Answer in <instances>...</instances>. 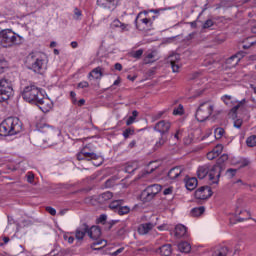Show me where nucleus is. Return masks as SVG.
Wrapping results in <instances>:
<instances>
[{
    "mask_svg": "<svg viewBox=\"0 0 256 256\" xmlns=\"http://www.w3.org/2000/svg\"><path fill=\"white\" fill-rule=\"evenodd\" d=\"M139 115V112H137V110H134L132 112V116H130L127 121H126V125H133V123H135V119H137V116Z\"/></svg>",
    "mask_w": 256,
    "mask_h": 256,
    "instance_id": "33",
    "label": "nucleus"
},
{
    "mask_svg": "<svg viewBox=\"0 0 256 256\" xmlns=\"http://www.w3.org/2000/svg\"><path fill=\"white\" fill-rule=\"evenodd\" d=\"M225 135V130L223 128H216L214 130V137L215 139H221Z\"/></svg>",
    "mask_w": 256,
    "mask_h": 256,
    "instance_id": "37",
    "label": "nucleus"
},
{
    "mask_svg": "<svg viewBox=\"0 0 256 256\" xmlns=\"http://www.w3.org/2000/svg\"><path fill=\"white\" fill-rule=\"evenodd\" d=\"M52 133H53V135H56L57 137H59V135H61V130L54 129V130H52Z\"/></svg>",
    "mask_w": 256,
    "mask_h": 256,
    "instance_id": "60",
    "label": "nucleus"
},
{
    "mask_svg": "<svg viewBox=\"0 0 256 256\" xmlns=\"http://www.w3.org/2000/svg\"><path fill=\"white\" fill-rule=\"evenodd\" d=\"M234 62V63H233ZM226 63L229 65L233 63L232 65L235 66L237 63H239V58L237 56H231L230 58L227 59Z\"/></svg>",
    "mask_w": 256,
    "mask_h": 256,
    "instance_id": "41",
    "label": "nucleus"
},
{
    "mask_svg": "<svg viewBox=\"0 0 256 256\" xmlns=\"http://www.w3.org/2000/svg\"><path fill=\"white\" fill-rule=\"evenodd\" d=\"M124 250H125V248H119L116 251L112 252V256H117V255L121 254V252Z\"/></svg>",
    "mask_w": 256,
    "mask_h": 256,
    "instance_id": "58",
    "label": "nucleus"
},
{
    "mask_svg": "<svg viewBox=\"0 0 256 256\" xmlns=\"http://www.w3.org/2000/svg\"><path fill=\"white\" fill-rule=\"evenodd\" d=\"M89 87V82L87 81H82L78 83V89H87Z\"/></svg>",
    "mask_w": 256,
    "mask_h": 256,
    "instance_id": "52",
    "label": "nucleus"
},
{
    "mask_svg": "<svg viewBox=\"0 0 256 256\" xmlns=\"http://www.w3.org/2000/svg\"><path fill=\"white\" fill-rule=\"evenodd\" d=\"M111 199H113V194L110 191H106L98 196L93 197V200L97 201V203H99L100 205H105L109 203Z\"/></svg>",
    "mask_w": 256,
    "mask_h": 256,
    "instance_id": "16",
    "label": "nucleus"
},
{
    "mask_svg": "<svg viewBox=\"0 0 256 256\" xmlns=\"http://www.w3.org/2000/svg\"><path fill=\"white\" fill-rule=\"evenodd\" d=\"M146 189H147V191H148L149 193H151L154 197H155L156 195H158V193H161V185H159V184L150 185V186H148Z\"/></svg>",
    "mask_w": 256,
    "mask_h": 256,
    "instance_id": "29",
    "label": "nucleus"
},
{
    "mask_svg": "<svg viewBox=\"0 0 256 256\" xmlns=\"http://www.w3.org/2000/svg\"><path fill=\"white\" fill-rule=\"evenodd\" d=\"M26 65L34 73L43 75L47 71V56L41 52L32 53L27 57Z\"/></svg>",
    "mask_w": 256,
    "mask_h": 256,
    "instance_id": "1",
    "label": "nucleus"
},
{
    "mask_svg": "<svg viewBox=\"0 0 256 256\" xmlns=\"http://www.w3.org/2000/svg\"><path fill=\"white\" fill-rule=\"evenodd\" d=\"M163 115H165V111H160L154 116V119H161Z\"/></svg>",
    "mask_w": 256,
    "mask_h": 256,
    "instance_id": "57",
    "label": "nucleus"
},
{
    "mask_svg": "<svg viewBox=\"0 0 256 256\" xmlns=\"http://www.w3.org/2000/svg\"><path fill=\"white\" fill-rule=\"evenodd\" d=\"M137 146V141L132 140L129 144H128V149H134V147Z\"/></svg>",
    "mask_w": 256,
    "mask_h": 256,
    "instance_id": "55",
    "label": "nucleus"
},
{
    "mask_svg": "<svg viewBox=\"0 0 256 256\" xmlns=\"http://www.w3.org/2000/svg\"><path fill=\"white\" fill-rule=\"evenodd\" d=\"M97 5L103 9H115V0H97Z\"/></svg>",
    "mask_w": 256,
    "mask_h": 256,
    "instance_id": "23",
    "label": "nucleus"
},
{
    "mask_svg": "<svg viewBox=\"0 0 256 256\" xmlns=\"http://www.w3.org/2000/svg\"><path fill=\"white\" fill-rule=\"evenodd\" d=\"M229 254V248L226 246L218 245L213 248L212 256H227Z\"/></svg>",
    "mask_w": 256,
    "mask_h": 256,
    "instance_id": "19",
    "label": "nucleus"
},
{
    "mask_svg": "<svg viewBox=\"0 0 256 256\" xmlns=\"http://www.w3.org/2000/svg\"><path fill=\"white\" fill-rule=\"evenodd\" d=\"M227 159H229V156H227L226 154H223L217 161L216 165H221V163H225V161H227Z\"/></svg>",
    "mask_w": 256,
    "mask_h": 256,
    "instance_id": "47",
    "label": "nucleus"
},
{
    "mask_svg": "<svg viewBox=\"0 0 256 256\" xmlns=\"http://www.w3.org/2000/svg\"><path fill=\"white\" fill-rule=\"evenodd\" d=\"M245 103H247V100L246 99H242L240 102H238V104L236 106H234L230 110V114L237 115V111H239V107H241V105H245Z\"/></svg>",
    "mask_w": 256,
    "mask_h": 256,
    "instance_id": "32",
    "label": "nucleus"
},
{
    "mask_svg": "<svg viewBox=\"0 0 256 256\" xmlns=\"http://www.w3.org/2000/svg\"><path fill=\"white\" fill-rule=\"evenodd\" d=\"M123 137L124 139H129V137H131V135H135V130L131 129V128H127L126 130L123 131Z\"/></svg>",
    "mask_w": 256,
    "mask_h": 256,
    "instance_id": "38",
    "label": "nucleus"
},
{
    "mask_svg": "<svg viewBox=\"0 0 256 256\" xmlns=\"http://www.w3.org/2000/svg\"><path fill=\"white\" fill-rule=\"evenodd\" d=\"M23 43H25V38L12 29L0 30V47H15V45H23Z\"/></svg>",
    "mask_w": 256,
    "mask_h": 256,
    "instance_id": "3",
    "label": "nucleus"
},
{
    "mask_svg": "<svg viewBox=\"0 0 256 256\" xmlns=\"http://www.w3.org/2000/svg\"><path fill=\"white\" fill-rule=\"evenodd\" d=\"M121 203H123V200H114L110 203L109 207L110 209L118 211V209L121 207Z\"/></svg>",
    "mask_w": 256,
    "mask_h": 256,
    "instance_id": "35",
    "label": "nucleus"
},
{
    "mask_svg": "<svg viewBox=\"0 0 256 256\" xmlns=\"http://www.w3.org/2000/svg\"><path fill=\"white\" fill-rule=\"evenodd\" d=\"M114 68L116 69V71H122L123 66L121 65V63H116V64L114 65Z\"/></svg>",
    "mask_w": 256,
    "mask_h": 256,
    "instance_id": "59",
    "label": "nucleus"
},
{
    "mask_svg": "<svg viewBox=\"0 0 256 256\" xmlns=\"http://www.w3.org/2000/svg\"><path fill=\"white\" fill-rule=\"evenodd\" d=\"M222 101L225 103V105H231V103H233V96L224 95L222 96Z\"/></svg>",
    "mask_w": 256,
    "mask_h": 256,
    "instance_id": "40",
    "label": "nucleus"
},
{
    "mask_svg": "<svg viewBox=\"0 0 256 256\" xmlns=\"http://www.w3.org/2000/svg\"><path fill=\"white\" fill-rule=\"evenodd\" d=\"M103 77V68L101 66H98L94 68L89 74H88V79H96V80H101Z\"/></svg>",
    "mask_w": 256,
    "mask_h": 256,
    "instance_id": "21",
    "label": "nucleus"
},
{
    "mask_svg": "<svg viewBox=\"0 0 256 256\" xmlns=\"http://www.w3.org/2000/svg\"><path fill=\"white\" fill-rule=\"evenodd\" d=\"M178 250L180 253H190L191 252V244L188 242H181L178 244Z\"/></svg>",
    "mask_w": 256,
    "mask_h": 256,
    "instance_id": "30",
    "label": "nucleus"
},
{
    "mask_svg": "<svg viewBox=\"0 0 256 256\" xmlns=\"http://www.w3.org/2000/svg\"><path fill=\"white\" fill-rule=\"evenodd\" d=\"M99 219H100V222L103 223V221H107V215L102 214V215H100Z\"/></svg>",
    "mask_w": 256,
    "mask_h": 256,
    "instance_id": "61",
    "label": "nucleus"
},
{
    "mask_svg": "<svg viewBox=\"0 0 256 256\" xmlns=\"http://www.w3.org/2000/svg\"><path fill=\"white\" fill-rule=\"evenodd\" d=\"M252 33H256V24H254L251 28Z\"/></svg>",
    "mask_w": 256,
    "mask_h": 256,
    "instance_id": "64",
    "label": "nucleus"
},
{
    "mask_svg": "<svg viewBox=\"0 0 256 256\" xmlns=\"http://www.w3.org/2000/svg\"><path fill=\"white\" fill-rule=\"evenodd\" d=\"M182 174H183V168L177 166L169 170L168 177L172 181H175V179H177L178 177H181Z\"/></svg>",
    "mask_w": 256,
    "mask_h": 256,
    "instance_id": "22",
    "label": "nucleus"
},
{
    "mask_svg": "<svg viewBox=\"0 0 256 256\" xmlns=\"http://www.w3.org/2000/svg\"><path fill=\"white\" fill-rule=\"evenodd\" d=\"M131 211V208H129L128 206H121L118 208V211H116L118 213V215H127L129 212Z\"/></svg>",
    "mask_w": 256,
    "mask_h": 256,
    "instance_id": "36",
    "label": "nucleus"
},
{
    "mask_svg": "<svg viewBox=\"0 0 256 256\" xmlns=\"http://www.w3.org/2000/svg\"><path fill=\"white\" fill-rule=\"evenodd\" d=\"M22 97L24 101L28 103H36L43 99V91L33 84L26 86L22 92Z\"/></svg>",
    "mask_w": 256,
    "mask_h": 256,
    "instance_id": "5",
    "label": "nucleus"
},
{
    "mask_svg": "<svg viewBox=\"0 0 256 256\" xmlns=\"http://www.w3.org/2000/svg\"><path fill=\"white\" fill-rule=\"evenodd\" d=\"M26 178L28 183H33V181H35V174H33V172H28Z\"/></svg>",
    "mask_w": 256,
    "mask_h": 256,
    "instance_id": "44",
    "label": "nucleus"
},
{
    "mask_svg": "<svg viewBox=\"0 0 256 256\" xmlns=\"http://www.w3.org/2000/svg\"><path fill=\"white\" fill-rule=\"evenodd\" d=\"M155 199L154 194L145 189L141 194V200L143 203H149Z\"/></svg>",
    "mask_w": 256,
    "mask_h": 256,
    "instance_id": "28",
    "label": "nucleus"
},
{
    "mask_svg": "<svg viewBox=\"0 0 256 256\" xmlns=\"http://www.w3.org/2000/svg\"><path fill=\"white\" fill-rule=\"evenodd\" d=\"M221 153H223V146L218 144L210 152L207 153V159H209V161H213V159H217Z\"/></svg>",
    "mask_w": 256,
    "mask_h": 256,
    "instance_id": "17",
    "label": "nucleus"
},
{
    "mask_svg": "<svg viewBox=\"0 0 256 256\" xmlns=\"http://www.w3.org/2000/svg\"><path fill=\"white\" fill-rule=\"evenodd\" d=\"M155 228V224L151 222L143 223L138 226L139 235H147L149 231H152Z\"/></svg>",
    "mask_w": 256,
    "mask_h": 256,
    "instance_id": "18",
    "label": "nucleus"
},
{
    "mask_svg": "<svg viewBox=\"0 0 256 256\" xmlns=\"http://www.w3.org/2000/svg\"><path fill=\"white\" fill-rule=\"evenodd\" d=\"M88 237H90L92 241H96L93 245H103L104 247L107 245L105 240H99L101 238V228H99V226H92L90 228L88 226Z\"/></svg>",
    "mask_w": 256,
    "mask_h": 256,
    "instance_id": "10",
    "label": "nucleus"
},
{
    "mask_svg": "<svg viewBox=\"0 0 256 256\" xmlns=\"http://www.w3.org/2000/svg\"><path fill=\"white\" fill-rule=\"evenodd\" d=\"M155 55L153 53H149L145 58H144V63L147 65L149 63H153L151 59H153Z\"/></svg>",
    "mask_w": 256,
    "mask_h": 256,
    "instance_id": "43",
    "label": "nucleus"
},
{
    "mask_svg": "<svg viewBox=\"0 0 256 256\" xmlns=\"http://www.w3.org/2000/svg\"><path fill=\"white\" fill-rule=\"evenodd\" d=\"M71 47L72 49H77V47H79V44L77 43V41H73L71 42Z\"/></svg>",
    "mask_w": 256,
    "mask_h": 256,
    "instance_id": "62",
    "label": "nucleus"
},
{
    "mask_svg": "<svg viewBox=\"0 0 256 256\" xmlns=\"http://www.w3.org/2000/svg\"><path fill=\"white\" fill-rule=\"evenodd\" d=\"M156 253H159L163 256H169L173 253V249L171 248V244L162 245L159 249L156 250Z\"/></svg>",
    "mask_w": 256,
    "mask_h": 256,
    "instance_id": "25",
    "label": "nucleus"
},
{
    "mask_svg": "<svg viewBox=\"0 0 256 256\" xmlns=\"http://www.w3.org/2000/svg\"><path fill=\"white\" fill-rule=\"evenodd\" d=\"M213 109H215L213 103L209 101L201 103L195 114L197 121H199L200 123H203V121H207V119H209V117L213 115Z\"/></svg>",
    "mask_w": 256,
    "mask_h": 256,
    "instance_id": "7",
    "label": "nucleus"
},
{
    "mask_svg": "<svg viewBox=\"0 0 256 256\" xmlns=\"http://www.w3.org/2000/svg\"><path fill=\"white\" fill-rule=\"evenodd\" d=\"M46 211L50 213V215H57V210L51 206L46 207Z\"/></svg>",
    "mask_w": 256,
    "mask_h": 256,
    "instance_id": "53",
    "label": "nucleus"
},
{
    "mask_svg": "<svg viewBox=\"0 0 256 256\" xmlns=\"http://www.w3.org/2000/svg\"><path fill=\"white\" fill-rule=\"evenodd\" d=\"M64 240L67 241V243L73 244V242L75 241V238L73 236H69V234H65Z\"/></svg>",
    "mask_w": 256,
    "mask_h": 256,
    "instance_id": "51",
    "label": "nucleus"
},
{
    "mask_svg": "<svg viewBox=\"0 0 256 256\" xmlns=\"http://www.w3.org/2000/svg\"><path fill=\"white\" fill-rule=\"evenodd\" d=\"M142 55H143V49H139L132 53V57L134 59H141Z\"/></svg>",
    "mask_w": 256,
    "mask_h": 256,
    "instance_id": "42",
    "label": "nucleus"
},
{
    "mask_svg": "<svg viewBox=\"0 0 256 256\" xmlns=\"http://www.w3.org/2000/svg\"><path fill=\"white\" fill-rule=\"evenodd\" d=\"M247 147H256V135L249 136L246 139Z\"/></svg>",
    "mask_w": 256,
    "mask_h": 256,
    "instance_id": "34",
    "label": "nucleus"
},
{
    "mask_svg": "<svg viewBox=\"0 0 256 256\" xmlns=\"http://www.w3.org/2000/svg\"><path fill=\"white\" fill-rule=\"evenodd\" d=\"M171 193H173L172 187L164 189V192H163L164 195H171Z\"/></svg>",
    "mask_w": 256,
    "mask_h": 256,
    "instance_id": "56",
    "label": "nucleus"
},
{
    "mask_svg": "<svg viewBox=\"0 0 256 256\" xmlns=\"http://www.w3.org/2000/svg\"><path fill=\"white\" fill-rule=\"evenodd\" d=\"M243 125V120L242 119H236L234 120V127L236 129H241V126Z\"/></svg>",
    "mask_w": 256,
    "mask_h": 256,
    "instance_id": "49",
    "label": "nucleus"
},
{
    "mask_svg": "<svg viewBox=\"0 0 256 256\" xmlns=\"http://www.w3.org/2000/svg\"><path fill=\"white\" fill-rule=\"evenodd\" d=\"M171 129V122L167 120H161L157 122L154 126V131L160 133V135H167Z\"/></svg>",
    "mask_w": 256,
    "mask_h": 256,
    "instance_id": "12",
    "label": "nucleus"
},
{
    "mask_svg": "<svg viewBox=\"0 0 256 256\" xmlns=\"http://www.w3.org/2000/svg\"><path fill=\"white\" fill-rule=\"evenodd\" d=\"M165 138L161 137L155 144V147L159 149V147H163L165 145Z\"/></svg>",
    "mask_w": 256,
    "mask_h": 256,
    "instance_id": "48",
    "label": "nucleus"
},
{
    "mask_svg": "<svg viewBox=\"0 0 256 256\" xmlns=\"http://www.w3.org/2000/svg\"><path fill=\"white\" fill-rule=\"evenodd\" d=\"M120 84H121V78L118 77V78L114 81L113 85L117 86V85H120Z\"/></svg>",
    "mask_w": 256,
    "mask_h": 256,
    "instance_id": "63",
    "label": "nucleus"
},
{
    "mask_svg": "<svg viewBox=\"0 0 256 256\" xmlns=\"http://www.w3.org/2000/svg\"><path fill=\"white\" fill-rule=\"evenodd\" d=\"M227 175L228 177H235V175H237V169H233V168H230L227 170Z\"/></svg>",
    "mask_w": 256,
    "mask_h": 256,
    "instance_id": "50",
    "label": "nucleus"
},
{
    "mask_svg": "<svg viewBox=\"0 0 256 256\" xmlns=\"http://www.w3.org/2000/svg\"><path fill=\"white\" fill-rule=\"evenodd\" d=\"M223 167L219 164L210 165L208 171V181L210 185H219V179H221V172Z\"/></svg>",
    "mask_w": 256,
    "mask_h": 256,
    "instance_id": "9",
    "label": "nucleus"
},
{
    "mask_svg": "<svg viewBox=\"0 0 256 256\" xmlns=\"http://www.w3.org/2000/svg\"><path fill=\"white\" fill-rule=\"evenodd\" d=\"M113 27L119 28L121 29V31H130L131 30V25L129 24H125L121 21H119V19H115L112 23Z\"/></svg>",
    "mask_w": 256,
    "mask_h": 256,
    "instance_id": "27",
    "label": "nucleus"
},
{
    "mask_svg": "<svg viewBox=\"0 0 256 256\" xmlns=\"http://www.w3.org/2000/svg\"><path fill=\"white\" fill-rule=\"evenodd\" d=\"M203 213H205V207L203 206L193 208L190 212L192 217H200Z\"/></svg>",
    "mask_w": 256,
    "mask_h": 256,
    "instance_id": "31",
    "label": "nucleus"
},
{
    "mask_svg": "<svg viewBox=\"0 0 256 256\" xmlns=\"http://www.w3.org/2000/svg\"><path fill=\"white\" fill-rule=\"evenodd\" d=\"M183 113H185V110L183 108L182 104H179V106L177 108H174L173 110V115H183Z\"/></svg>",
    "mask_w": 256,
    "mask_h": 256,
    "instance_id": "39",
    "label": "nucleus"
},
{
    "mask_svg": "<svg viewBox=\"0 0 256 256\" xmlns=\"http://www.w3.org/2000/svg\"><path fill=\"white\" fill-rule=\"evenodd\" d=\"M78 161H92L94 167L103 165V157L93 152L91 147L85 146L76 155Z\"/></svg>",
    "mask_w": 256,
    "mask_h": 256,
    "instance_id": "4",
    "label": "nucleus"
},
{
    "mask_svg": "<svg viewBox=\"0 0 256 256\" xmlns=\"http://www.w3.org/2000/svg\"><path fill=\"white\" fill-rule=\"evenodd\" d=\"M214 23L213 20L208 19L203 24V29H209L210 27H213Z\"/></svg>",
    "mask_w": 256,
    "mask_h": 256,
    "instance_id": "45",
    "label": "nucleus"
},
{
    "mask_svg": "<svg viewBox=\"0 0 256 256\" xmlns=\"http://www.w3.org/2000/svg\"><path fill=\"white\" fill-rule=\"evenodd\" d=\"M153 171H155V168H152L151 170H144L142 171L141 174H139V178L143 179V177H145L146 175H149L151 173H153Z\"/></svg>",
    "mask_w": 256,
    "mask_h": 256,
    "instance_id": "46",
    "label": "nucleus"
},
{
    "mask_svg": "<svg viewBox=\"0 0 256 256\" xmlns=\"http://www.w3.org/2000/svg\"><path fill=\"white\" fill-rule=\"evenodd\" d=\"M168 62L171 65L173 73H179V69H181V56L179 54L170 55Z\"/></svg>",
    "mask_w": 256,
    "mask_h": 256,
    "instance_id": "14",
    "label": "nucleus"
},
{
    "mask_svg": "<svg viewBox=\"0 0 256 256\" xmlns=\"http://www.w3.org/2000/svg\"><path fill=\"white\" fill-rule=\"evenodd\" d=\"M149 15V11L139 12L135 19V25L137 29H139L138 23H140V27L142 29H147L151 31L153 29V22L157 19V16H152L151 18L147 17Z\"/></svg>",
    "mask_w": 256,
    "mask_h": 256,
    "instance_id": "8",
    "label": "nucleus"
},
{
    "mask_svg": "<svg viewBox=\"0 0 256 256\" xmlns=\"http://www.w3.org/2000/svg\"><path fill=\"white\" fill-rule=\"evenodd\" d=\"M74 15L76 16V19H79L82 15L81 10H79V8H75Z\"/></svg>",
    "mask_w": 256,
    "mask_h": 256,
    "instance_id": "54",
    "label": "nucleus"
},
{
    "mask_svg": "<svg viewBox=\"0 0 256 256\" xmlns=\"http://www.w3.org/2000/svg\"><path fill=\"white\" fill-rule=\"evenodd\" d=\"M36 104L43 113H49V111L53 109V102H51V100L48 98H45V95L43 94L41 100H38Z\"/></svg>",
    "mask_w": 256,
    "mask_h": 256,
    "instance_id": "13",
    "label": "nucleus"
},
{
    "mask_svg": "<svg viewBox=\"0 0 256 256\" xmlns=\"http://www.w3.org/2000/svg\"><path fill=\"white\" fill-rule=\"evenodd\" d=\"M23 129V123L17 117H8L0 124V136L11 137L21 133Z\"/></svg>",
    "mask_w": 256,
    "mask_h": 256,
    "instance_id": "2",
    "label": "nucleus"
},
{
    "mask_svg": "<svg viewBox=\"0 0 256 256\" xmlns=\"http://www.w3.org/2000/svg\"><path fill=\"white\" fill-rule=\"evenodd\" d=\"M186 235H187V227H185L184 225L178 224L175 227V237H177L178 239H181Z\"/></svg>",
    "mask_w": 256,
    "mask_h": 256,
    "instance_id": "26",
    "label": "nucleus"
},
{
    "mask_svg": "<svg viewBox=\"0 0 256 256\" xmlns=\"http://www.w3.org/2000/svg\"><path fill=\"white\" fill-rule=\"evenodd\" d=\"M15 95L13 82L7 78L0 79V103H5Z\"/></svg>",
    "mask_w": 256,
    "mask_h": 256,
    "instance_id": "6",
    "label": "nucleus"
},
{
    "mask_svg": "<svg viewBox=\"0 0 256 256\" xmlns=\"http://www.w3.org/2000/svg\"><path fill=\"white\" fill-rule=\"evenodd\" d=\"M211 165L204 164L202 166H199L197 169V177L198 179H205L207 175H209V169Z\"/></svg>",
    "mask_w": 256,
    "mask_h": 256,
    "instance_id": "20",
    "label": "nucleus"
},
{
    "mask_svg": "<svg viewBox=\"0 0 256 256\" xmlns=\"http://www.w3.org/2000/svg\"><path fill=\"white\" fill-rule=\"evenodd\" d=\"M88 231H89V225L85 223L76 229L75 239L78 241V243H82L83 239H85V235L88 234Z\"/></svg>",
    "mask_w": 256,
    "mask_h": 256,
    "instance_id": "15",
    "label": "nucleus"
},
{
    "mask_svg": "<svg viewBox=\"0 0 256 256\" xmlns=\"http://www.w3.org/2000/svg\"><path fill=\"white\" fill-rule=\"evenodd\" d=\"M198 181L197 178L192 177V178H187L185 180V187L188 191H194V189H197V185H198Z\"/></svg>",
    "mask_w": 256,
    "mask_h": 256,
    "instance_id": "24",
    "label": "nucleus"
},
{
    "mask_svg": "<svg viewBox=\"0 0 256 256\" xmlns=\"http://www.w3.org/2000/svg\"><path fill=\"white\" fill-rule=\"evenodd\" d=\"M211 195H213V191L211 190V187H209V186H202V187L198 188L194 193L195 199H198V200L209 199V197H211Z\"/></svg>",
    "mask_w": 256,
    "mask_h": 256,
    "instance_id": "11",
    "label": "nucleus"
}]
</instances>
